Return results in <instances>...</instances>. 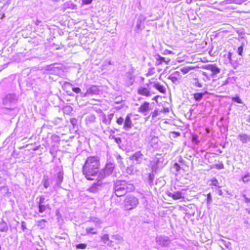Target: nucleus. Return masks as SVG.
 Segmentation results:
<instances>
[{"label": "nucleus", "mask_w": 250, "mask_h": 250, "mask_svg": "<svg viewBox=\"0 0 250 250\" xmlns=\"http://www.w3.org/2000/svg\"><path fill=\"white\" fill-rule=\"evenodd\" d=\"M100 167L99 159L97 156H91L87 158L83 167V173L89 180L94 179Z\"/></svg>", "instance_id": "nucleus-1"}, {"label": "nucleus", "mask_w": 250, "mask_h": 250, "mask_svg": "<svg viewBox=\"0 0 250 250\" xmlns=\"http://www.w3.org/2000/svg\"><path fill=\"white\" fill-rule=\"evenodd\" d=\"M114 190L115 195L118 197L125 195L127 192L134 190V187L131 184H129L125 181H116L114 185Z\"/></svg>", "instance_id": "nucleus-2"}, {"label": "nucleus", "mask_w": 250, "mask_h": 250, "mask_svg": "<svg viewBox=\"0 0 250 250\" xmlns=\"http://www.w3.org/2000/svg\"><path fill=\"white\" fill-rule=\"evenodd\" d=\"M18 102V97L15 94H7L3 99V104L5 108L13 109Z\"/></svg>", "instance_id": "nucleus-3"}, {"label": "nucleus", "mask_w": 250, "mask_h": 250, "mask_svg": "<svg viewBox=\"0 0 250 250\" xmlns=\"http://www.w3.org/2000/svg\"><path fill=\"white\" fill-rule=\"evenodd\" d=\"M138 204V199L133 195H127L124 201V208L125 210H132L135 208Z\"/></svg>", "instance_id": "nucleus-4"}, {"label": "nucleus", "mask_w": 250, "mask_h": 250, "mask_svg": "<svg viewBox=\"0 0 250 250\" xmlns=\"http://www.w3.org/2000/svg\"><path fill=\"white\" fill-rule=\"evenodd\" d=\"M131 114H128L124 119L122 117H117L116 123L120 125H124L123 128L126 131L129 130L133 126L131 118Z\"/></svg>", "instance_id": "nucleus-5"}, {"label": "nucleus", "mask_w": 250, "mask_h": 250, "mask_svg": "<svg viewBox=\"0 0 250 250\" xmlns=\"http://www.w3.org/2000/svg\"><path fill=\"white\" fill-rule=\"evenodd\" d=\"M114 168V165L112 163H109L105 165L104 169H102L98 175V180L101 181L105 177L110 175L113 172Z\"/></svg>", "instance_id": "nucleus-6"}, {"label": "nucleus", "mask_w": 250, "mask_h": 250, "mask_svg": "<svg viewBox=\"0 0 250 250\" xmlns=\"http://www.w3.org/2000/svg\"><path fill=\"white\" fill-rule=\"evenodd\" d=\"M156 242L162 247H168L171 241L168 237L161 235L156 237Z\"/></svg>", "instance_id": "nucleus-7"}, {"label": "nucleus", "mask_w": 250, "mask_h": 250, "mask_svg": "<svg viewBox=\"0 0 250 250\" xmlns=\"http://www.w3.org/2000/svg\"><path fill=\"white\" fill-rule=\"evenodd\" d=\"M99 92V86L96 85H92L87 88L85 93L81 94V97H86L89 95H98Z\"/></svg>", "instance_id": "nucleus-8"}, {"label": "nucleus", "mask_w": 250, "mask_h": 250, "mask_svg": "<svg viewBox=\"0 0 250 250\" xmlns=\"http://www.w3.org/2000/svg\"><path fill=\"white\" fill-rule=\"evenodd\" d=\"M150 165L152 171L155 172H156L159 168L163 167L162 159L155 157L150 162Z\"/></svg>", "instance_id": "nucleus-9"}, {"label": "nucleus", "mask_w": 250, "mask_h": 250, "mask_svg": "<svg viewBox=\"0 0 250 250\" xmlns=\"http://www.w3.org/2000/svg\"><path fill=\"white\" fill-rule=\"evenodd\" d=\"M129 159L135 164H140L144 159V156L140 151H138L132 155H130Z\"/></svg>", "instance_id": "nucleus-10"}, {"label": "nucleus", "mask_w": 250, "mask_h": 250, "mask_svg": "<svg viewBox=\"0 0 250 250\" xmlns=\"http://www.w3.org/2000/svg\"><path fill=\"white\" fill-rule=\"evenodd\" d=\"M146 86H140L137 90L138 94L146 96L147 97L151 96L149 85L148 84H146Z\"/></svg>", "instance_id": "nucleus-11"}, {"label": "nucleus", "mask_w": 250, "mask_h": 250, "mask_svg": "<svg viewBox=\"0 0 250 250\" xmlns=\"http://www.w3.org/2000/svg\"><path fill=\"white\" fill-rule=\"evenodd\" d=\"M203 68L211 72L212 76L216 75L220 72V69L216 64H206L203 66Z\"/></svg>", "instance_id": "nucleus-12"}, {"label": "nucleus", "mask_w": 250, "mask_h": 250, "mask_svg": "<svg viewBox=\"0 0 250 250\" xmlns=\"http://www.w3.org/2000/svg\"><path fill=\"white\" fill-rule=\"evenodd\" d=\"M181 75H180V73L178 71H176L171 73L169 76L168 79L173 83H178V80L181 79Z\"/></svg>", "instance_id": "nucleus-13"}, {"label": "nucleus", "mask_w": 250, "mask_h": 250, "mask_svg": "<svg viewBox=\"0 0 250 250\" xmlns=\"http://www.w3.org/2000/svg\"><path fill=\"white\" fill-rule=\"evenodd\" d=\"M149 105L150 104L148 102H145L139 108L138 112L146 115L150 109Z\"/></svg>", "instance_id": "nucleus-14"}, {"label": "nucleus", "mask_w": 250, "mask_h": 250, "mask_svg": "<svg viewBox=\"0 0 250 250\" xmlns=\"http://www.w3.org/2000/svg\"><path fill=\"white\" fill-rule=\"evenodd\" d=\"M102 184L98 182L94 183L91 187L87 189V191L93 193H96L102 188Z\"/></svg>", "instance_id": "nucleus-15"}, {"label": "nucleus", "mask_w": 250, "mask_h": 250, "mask_svg": "<svg viewBox=\"0 0 250 250\" xmlns=\"http://www.w3.org/2000/svg\"><path fill=\"white\" fill-rule=\"evenodd\" d=\"M167 195L172 197L174 200H179L184 198V195L181 191H178L176 192H168Z\"/></svg>", "instance_id": "nucleus-16"}, {"label": "nucleus", "mask_w": 250, "mask_h": 250, "mask_svg": "<svg viewBox=\"0 0 250 250\" xmlns=\"http://www.w3.org/2000/svg\"><path fill=\"white\" fill-rule=\"evenodd\" d=\"M56 184L55 186L60 187L63 179V173L62 171L58 172L55 176Z\"/></svg>", "instance_id": "nucleus-17"}, {"label": "nucleus", "mask_w": 250, "mask_h": 250, "mask_svg": "<svg viewBox=\"0 0 250 250\" xmlns=\"http://www.w3.org/2000/svg\"><path fill=\"white\" fill-rule=\"evenodd\" d=\"M238 138L243 144H246L250 142V136L245 133H240Z\"/></svg>", "instance_id": "nucleus-18"}, {"label": "nucleus", "mask_w": 250, "mask_h": 250, "mask_svg": "<svg viewBox=\"0 0 250 250\" xmlns=\"http://www.w3.org/2000/svg\"><path fill=\"white\" fill-rule=\"evenodd\" d=\"M156 59L157 60V62L156 64L157 65L161 64L163 62H166V64H167L169 61L170 59H166L165 58L161 57L159 55H157L156 56Z\"/></svg>", "instance_id": "nucleus-19"}, {"label": "nucleus", "mask_w": 250, "mask_h": 250, "mask_svg": "<svg viewBox=\"0 0 250 250\" xmlns=\"http://www.w3.org/2000/svg\"><path fill=\"white\" fill-rule=\"evenodd\" d=\"M8 230V226L6 222L3 220L0 222V232H7Z\"/></svg>", "instance_id": "nucleus-20"}, {"label": "nucleus", "mask_w": 250, "mask_h": 250, "mask_svg": "<svg viewBox=\"0 0 250 250\" xmlns=\"http://www.w3.org/2000/svg\"><path fill=\"white\" fill-rule=\"evenodd\" d=\"M114 116L113 113H110L107 116V118H106L105 115L103 116V122L106 125H110L111 124V122L112 119H113Z\"/></svg>", "instance_id": "nucleus-21"}, {"label": "nucleus", "mask_w": 250, "mask_h": 250, "mask_svg": "<svg viewBox=\"0 0 250 250\" xmlns=\"http://www.w3.org/2000/svg\"><path fill=\"white\" fill-rule=\"evenodd\" d=\"M96 117L93 114H90L86 117L85 121L87 125L93 123L95 122Z\"/></svg>", "instance_id": "nucleus-22"}, {"label": "nucleus", "mask_w": 250, "mask_h": 250, "mask_svg": "<svg viewBox=\"0 0 250 250\" xmlns=\"http://www.w3.org/2000/svg\"><path fill=\"white\" fill-rule=\"evenodd\" d=\"M219 244L220 246L222 248V249H224V248L222 246L225 247L226 248H229L231 246V243L229 241H226L224 239H220L219 240Z\"/></svg>", "instance_id": "nucleus-23"}, {"label": "nucleus", "mask_w": 250, "mask_h": 250, "mask_svg": "<svg viewBox=\"0 0 250 250\" xmlns=\"http://www.w3.org/2000/svg\"><path fill=\"white\" fill-rule=\"evenodd\" d=\"M154 87L158 90L160 92L162 93H165L166 92V89L163 85H161L160 83H155L153 85Z\"/></svg>", "instance_id": "nucleus-24"}, {"label": "nucleus", "mask_w": 250, "mask_h": 250, "mask_svg": "<svg viewBox=\"0 0 250 250\" xmlns=\"http://www.w3.org/2000/svg\"><path fill=\"white\" fill-rule=\"evenodd\" d=\"M206 93H207V92H205V93H196L193 94L194 99L196 101H200L203 96L205 95Z\"/></svg>", "instance_id": "nucleus-25"}, {"label": "nucleus", "mask_w": 250, "mask_h": 250, "mask_svg": "<svg viewBox=\"0 0 250 250\" xmlns=\"http://www.w3.org/2000/svg\"><path fill=\"white\" fill-rule=\"evenodd\" d=\"M89 221L94 223L95 224V226H100L102 223L101 220L99 218L95 217H91L89 218Z\"/></svg>", "instance_id": "nucleus-26"}, {"label": "nucleus", "mask_w": 250, "mask_h": 250, "mask_svg": "<svg viewBox=\"0 0 250 250\" xmlns=\"http://www.w3.org/2000/svg\"><path fill=\"white\" fill-rule=\"evenodd\" d=\"M43 187L47 188L49 187V178L47 175H44L42 181Z\"/></svg>", "instance_id": "nucleus-27"}, {"label": "nucleus", "mask_w": 250, "mask_h": 250, "mask_svg": "<svg viewBox=\"0 0 250 250\" xmlns=\"http://www.w3.org/2000/svg\"><path fill=\"white\" fill-rule=\"evenodd\" d=\"M47 223V221L45 219H42L37 222V226L41 229H42L45 228L46 226V223Z\"/></svg>", "instance_id": "nucleus-28"}, {"label": "nucleus", "mask_w": 250, "mask_h": 250, "mask_svg": "<svg viewBox=\"0 0 250 250\" xmlns=\"http://www.w3.org/2000/svg\"><path fill=\"white\" fill-rule=\"evenodd\" d=\"M194 69L193 67L192 66H186L180 69L181 72H182L184 74H186L188 73L190 70Z\"/></svg>", "instance_id": "nucleus-29"}, {"label": "nucleus", "mask_w": 250, "mask_h": 250, "mask_svg": "<svg viewBox=\"0 0 250 250\" xmlns=\"http://www.w3.org/2000/svg\"><path fill=\"white\" fill-rule=\"evenodd\" d=\"M85 231L87 234L91 233L92 234H96L97 233V231L95 229L91 227L86 228Z\"/></svg>", "instance_id": "nucleus-30"}, {"label": "nucleus", "mask_w": 250, "mask_h": 250, "mask_svg": "<svg viewBox=\"0 0 250 250\" xmlns=\"http://www.w3.org/2000/svg\"><path fill=\"white\" fill-rule=\"evenodd\" d=\"M144 20L143 18L139 17L136 22V27L138 30H141V25H142V22Z\"/></svg>", "instance_id": "nucleus-31"}, {"label": "nucleus", "mask_w": 250, "mask_h": 250, "mask_svg": "<svg viewBox=\"0 0 250 250\" xmlns=\"http://www.w3.org/2000/svg\"><path fill=\"white\" fill-rule=\"evenodd\" d=\"M0 191L3 195H6L9 192V189L6 186H4L0 187Z\"/></svg>", "instance_id": "nucleus-32"}, {"label": "nucleus", "mask_w": 250, "mask_h": 250, "mask_svg": "<svg viewBox=\"0 0 250 250\" xmlns=\"http://www.w3.org/2000/svg\"><path fill=\"white\" fill-rule=\"evenodd\" d=\"M101 240L104 244H107V242L109 241V236L108 234H104L101 236Z\"/></svg>", "instance_id": "nucleus-33"}, {"label": "nucleus", "mask_w": 250, "mask_h": 250, "mask_svg": "<svg viewBox=\"0 0 250 250\" xmlns=\"http://www.w3.org/2000/svg\"><path fill=\"white\" fill-rule=\"evenodd\" d=\"M39 207V211L40 213H43L46 210V207L49 205H47L46 206L44 205L43 204H38Z\"/></svg>", "instance_id": "nucleus-34"}, {"label": "nucleus", "mask_w": 250, "mask_h": 250, "mask_svg": "<svg viewBox=\"0 0 250 250\" xmlns=\"http://www.w3.org/2000/svg\"><path fill=\"white\" fill-rule=\"evenodd\" d=\"M211 185L212 186H215V187H217L218 188H219L220 187L218 186V182L217 181V180L216 179V178H213L211 180Z\"/></svg>", "instance_id": "nucleus-35"}, {"label": "nucleus", "mask_w": 250, "mask_h": 250, "mask_svg": "<svg viewBox=\"0 0 250 250\" xmlns=\"http://www.w3.org/2000/svg\"><path fill=\"white\" fill-rule=\"evenodd\" d=\"M237 1L238 0H225L222 2V4L224 5L232 3H238Z\"/></svg>", "instance_id": "nucleus-36"}, {"label": "nucleus", "mask_w": 250, "mask_h": 250, "mask_svg": "<svg viewBox=\"0 0 250 250\" xmlns=\"http://www.w3.org/2000/svg\"><path fill=\"white\" fill-rule=\"evenodd\" d=\"M86 245L85 244H83V243L77 244L76 246V248L77 249L83 250V249H85L86 248Z\"/></svg>", "instance_id": "nucleus-37"}, {"label": "nucleus", "mask_w": 250, "mask_h": 250, "mask_svg": "<svg viewBox=\"0 0 250 250\" xmlns=\"http://www.w3.org/2000/svg\"><path fill=\"white\" fill-rule=\"evenodd\" d=\"M231 99H232V101L233 102H236L238 104H242L243 103L242 101L239 98V97H237V96L234 97H232Z\"/></svg>", "instance_id": "nucleus-38"}, {"label": "nucleus", "mask_w": 250, "mask_h": 250, "mask_svg": "<svg viewBox=\"0 0 250 250\" xmlns=\"http://www.w3.org/2000/svg\"><path fill=\"white\" fill-rule=\"evenodd\" d=\"M212 202V197L210 193L207 194V204L208 205H210L211 203Z\"/></svg>", "instance_id": "nucleus-39"}, {"label": "nucleus", "mask_w": 250, "mask_h": 250, "mask_svg": "<svg viewBox=\"0 0 250 250\" xmlns=\"http://www.w3.org/2000/svg\"><path fill=\"white\" fill-rule=\"evenodd\" d=\"M154 68H150L148 69L147 73L146 74V77H149L150 76H151L154 74Z\"/></svg>", "instance_id": "nucleus-40"}, {"label": "nucleus", "mask_w": 250, "mask_h": 250, "mask_svg": "<svg viewBox=\"0 0 250 250\" xmlns=\"http://www.w3.org/2000/svg\"><path fill=\"white\" fill-rule=\"evenodd\" d=\"M250 177V173H248L246 174H245L244 176L242 177V180L243 181L245 182H248L250 181V179H249V177Z\"/></svg>", "instance_id": "nucleus-41"}, {"label": "nucleus", "mask_w": 250, "mask_h": 250, "mask_svg": "<svg viewBox=\"0 0 250 250\" xmlns=\"http://www.w3.org/2000/svg\"><path fill=\"white\" fill-rule=\"evenodd\" d=\"M70 122L74 127L77 124L78 120L76 118H71L70 120Z\"/></svg>", "instance_id": "nucleus-42"}, {"label": "nucleus", "mask_w": 250, "mask_h": 250, "mask_svg": "<svg viewBox=\"0 0 250 250\" xmlns=\"http://www.w3.org/2000/svg\"><path fill=\"white\" fill-rule=\"evenodd\" d=\"M113 238L118 240L119 242H121L123 240V238L119 235L116 234L112 236Z\"/></svg>", "instance_id": "nucleus-43"}, {"label": "nucleus", "mask_w": 250, "mask_h": 250, "mask_svg": "<svg viewBox=\"0 0 250 250\" xmlns=\"http://www.w3.org/2000/svg\"><path fill=\"white\" fill-rule=\"evenodd\" d=\"M39 201L38 202V204H43L45 202V198L43 196H41L39 197Z\"/></svg>", "instance_id": "nucleus-44"}, {"label": "nucleus", "mask_w": 250, "mask_h": 250, "mask_svg": "<svg viewBox=\"0 0 250 250\" xmlns=\"http://www.w3.org/2000/svg\"><path fill=\"white\" fill-rule=\"evenodd\" d=\"M243 45H244V44H243V43H242V44L238 48L237 53L239 55H242L243 50Z\"/></svg>", "instance_id": "nucleus-45"}, {"label": "nucleus", "mask_w": 250, "mask_h": 250, "mask_svg": "<svg viewBox=\"0 0 250 250\" xmlns=\"http://www.w3.org/2000/svg\"><path fill=\"white\" fill-rule=\"evenodd\" d=\"M154 178V175L153 173H149L148 175V180L150 183H152L153 182V179Z\"/></svg>", "instance_id": "nucleus-46"}, {"label": "nucleus", "mask_w": 250, "mask_h": 250, "mask_svg": "<svg viewBox=\"0 0 250 250\" xmlns=\"http://www.w3.org/2000/svg\"><path fill=\"white\" fill-rule=\"evenodd\" d=\"M192 142L194 143V144H198L199 143V141L198 140V137L196 135H194L192 136Z\"/></svg>", "instance_id": "nucleus-47"}, {"label": "nucleus", "mask_w": 250, "mask_h": 250, "mask_svg": "<svg viewBox=\"0 0 250 250\" xmlns=\"http://www.w3.org/2000/svg\"><path fill=\"white\" fill-rule=\"evenodd\" d=\"M72 91L76 93H80L81 89L79 87H73Z\"/></svg>", "instance_id": "nucleus-48"}, {"label": "nucleus", "mask_w": 250, "mask_h": 250, "mask_svg": "<svg viewBox=\"0 0 250 250\" xmlns=\"http://www.w3.org/2000/svg\"><path fill=\"white\" fill-rule=\"evenodd\" d=\"M116 158L117 160H118V163L119 164L123 163V162L122 161L121 156L119 154H116Z\"/></svg>", "instance_id": "nucleus-49"}, {"label": "nucleus", "mask_w": 250, "mask_h": 250, "mask_svg": "<svg viewBox=\"0 0 250 250\" xmlns=\"http://www.w3.org/2000/svg\"><path fill=\"white\" fill-rule=\"evenodd\" d=\"M133 79L132 76H130L129 80L127 82L128 85H132L133 84Z\"/></svg>", "instance_id": "nucleus-50"}, {"label": "nucleus", "mask_w": 250, "mask_h": 250, "mask_svg": "<svg viewBox=\"0 0 250 250\" xmlns=\"http://www.w3.org/2000/svg\"><path fill=\"white\" fill-rule=\"evenodd\" d=\"M196 82H195L194 85L198 87H202L203 86L202 84L199 82L197 79H195Z\"/></svg>", "instance_id": "nucleus-51"}, {"label": "nucleus", "mask_w": 250, "mask_h": 250, "mask_svg": "<svg viewBox=\"0 0 250 250\" xmlns=\"http://www.w3.org/2000/svg\"><path fill=\"white\" fill-rule=\"evenodd\" d=\"M173 167L176 169L177 171H179L181 168L180 166L177 163L174 164Z\"/></svg>", "instance_id": "nucleus-52"}, {"label": "nucleus", "mask_w": 250, "mask_h": 250, "mask_svg": "<svg viewBox=\"0 0 250 250\" xmlns=\"http://www.w3.org/2000/svg\"><path fill=\"white\" fill-rule=\"evenodd\" d=\"M114 140H115V142L118 144H120L122 142L121 139L120 137L114 138Z\"/></svg>", "instance_id": "nucleus-53"}, {"label": "nucleus", "mask_w": 250, "mask_h": 250, "mask_svg": "<svg viewBox=\"0 0 250 250\" xmlns=\"http://www.w3.org/2000/svg\"><path fill=\"white\" fill-rule=\"evenodd\" d=\"M215 167L218 169H221L224 168L223 164H218L215 165Z\"/></svg>", "instance_id": "nucleus-54"}, {"label": "nucleus", "mask_w": 250, "mask_h": 250, "mask_svg": "<svg viewBox=\"0 0 250 250\" xmlns=\"http://www.w3.org/2000/svg\"><path fill=\"white\" fill-rule=\"evenodd\" d=\"M21 229L23 230H24L27 229L26 226V223L24 221H22L21 222Z\"/></svg>", "instance_id": "nucleus-55"}, {"label": "nucleus", "mask_w": 250, "mask_h": 250, "mask_svg": "<svg viewBox=\"0 0 250 250\" xmlns=\"http://www.w3.org/2000/svg\"><path fill=\"white\" fill-rule=\"evenodd\" d=\"M244 198V201H245V202L246 203H250V199L248 198L246 195L244 194L243 195Z\"/></svg>", "instance_id": "nucleus-56"}, {"label": "nucleus", "mask_w": 250, "mask_h": 250, "mask_svg": "<svg viewBox=\"0 0 250 250\" xmlns=\"http://www.w3.org/2000/svg\"><path fill=\"white\" fill-rule=\"evenodd\" d=\"M56 67H54V64H51L50 65H48L47 66V70H52L53 68H56Z\"/></svg>", "instance_id": "nucleus-57"}, {"label": "nucleus", "mask_w": 250, "mask_h": 250, "mask_svg": "<svg viewBox=\"0 0 250 250\" xmlns=\"http://www.w3.org/2000/svg\"><path fill=\"white\" fill-rule=\"evenodd\" d=\"M93 0H83V2L84 4H90Z\"/></svg>", "instance_id": "nucleus-58"}, {"label": "nucleus", "mask_w": 250, "mask_h": 250, "mask_svg": "<svg viewBox=\"0 0 250 250\" xmlns=\"http://www.w3.org/2000/svg\"><path fill=\"white\" fill-rule=\"evenodd\" d=\"M228 83H229V79H228L226 80L224 82H223V83L222 84V85H225Z\"/></svg>", "instance_id": "nucleus-59"}, {"label": "nucleus", "mask_w": 250, "mask_h": 250, "mask_svg": "<svg viewBox=\"0 0 250 250\" xmlns=\"http://www.w3.org/2000/svg\"><path fill=\"white\" fill-rule=\"evenodd\" d=\"M108 243H107V244H106L108 246L111 247L112 246V242H113L112 241H111V240L109 241H109H108Z\"/></svg>", "instance_id": "nucleus-60"}, {"label": "nucleus", "mask_w": 250, "mask_h": 250, "mask_svg": "<svg viewBox=\"0 0 250 250\" xmlns=\"http://www.w3.org/2000/svg\"><path fill=\"white\" fill-rule=\"evenodd\" d=\"M172 133L175 134L176 136H179L180 135V133L179 132L173 131L172 132Z\"/></svg>", "instance_id": "nucleus-61"}, {"label": "nucleus", "mask_w": 250, "mask_h": 250, "mask_svg": "<svg viewBox=\"0 0 250 250\" xmlns=\"http://www.w3.org/2000/svg\"><path fill=\"white\" fill-rule=\"evenodd\" d=\"M157 112H156H156H154L153 113V114H152V117H153V118H154L155 116H157Z\"/></svg>", "instance_id": "nucleus-62"}, {"label": "nucleus", "mask_w": 250, "mask_h": 250, "mask_svg": "<svg viewBox=\"0 0 250 250\" xmlns=\"http://www.w3.org/2000/svg\"><path fill=\"white\" fill-rule=\"evenodd\" d=\"M246 211L247 212H248L249 214H250V209L246 208Z\"/></svg>", "instance_id": "nucleus-63"}, {"label": "nucleus", "mask_w": 250, "mask_h": 250, "mask_svg": "<svg viewBox=\"0 0 250 250\" xmlns=\"http://www.w3.org/2000/svg\"><path fill=\"white\" fill-rule=\"evenodd\" d=\"M2 182H3V179L1 176H0V184H1L2 183Z\"/></svg>", "instance_id": "nucleus-64"}]
</instances>
